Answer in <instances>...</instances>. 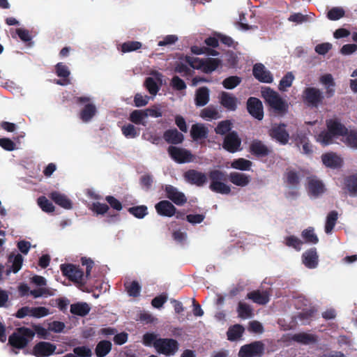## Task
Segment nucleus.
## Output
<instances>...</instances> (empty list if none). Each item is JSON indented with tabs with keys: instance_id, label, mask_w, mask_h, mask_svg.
I'll return each mask as SVG.
<instances>
[{
	"instance_id": "1",
	"label": "nucleus",
	"mask_w": 357,
	"mask_h": 357,
	"mask_svg": "<svg viewBox=\"0 0 357 357\" xmlns=\"http://www.w3.org/2000/svg\"><path fill=\"white\" fill-rule=\"evenodd\" d=\"M208 176L211 181L209 189L212 192L222 195H228L231 192L230 186L225 183L227 178L234 185L240 187L248 185L251 181L250 176L245 174L233 172L227 175L225 172L219 169L209 171Z\"/></svg>"
},
{
	"instance_id": "2",
	"label": "nucleus",
	"mask_w": 357,
	"mask_h": 357,
	"mask_svg": "<svg viewBox=\"0 0 357 357\" xmlns=\"http://www.w3.org/2000/svg\"><path fill=\"white\" fill-rule=\"evenodd\" d=\"M81 262L82 266H86L85 275L79 266L73 264H62L60 265V269L63 275L73 282L84 284L85 279H88L91 275L94 263L91 259L86 257H82Z\"/></svg>"
},
{
	"instance_id": "3",
	"label": "nucleus",
	"mask_w": 357,
	"mask_h": 357,
	"mask_svg": "<svg viewBox=\"0 0 357 357\" xmlns=\"http://www.w3.org/2000/svg\"><path fill=\"white\" fill-rule=\"evenodd\" d=\"M261 97L264 99L274 112L278 115H284L288 111V105L278 92L270 87H263L261 91Z\"/></svg>"
},
{
	"instance_id": "4",
	"label": "nucleus",
	"mask_w": 357,
	"mask_h": 357,
	"mask_svg": "<svg viewBox=\"0 0 357 357\" xmlns=\"http://www.w3.org/2000/svg\"><path fill=\"white\" fill-rule=\"evenodd\" d=\"M34 336L35 332L31 329L24 326L19 327L9 336L8 344L15 349H24L33 339Z\"/></svg>"
},
{
	"instance_id": "5",
	"label": "nucleus",
	"mask_w": 357,
	"mask_h": 357,
	"mask_svg": "<svg viewBox=\"0 0 357 357\" xmlns=\"http://www.w3.org/2000/svg\"><path fill=\"white\" fill-rule=\"evenodd\" d=\"M325 96L318 88L314 86L306 87L302 93V100L308 107L317 108L324 102Z\"/></svg>"
},
{
	"instance_id": "6",
	"label": "nucleus",
	"mask_w": 357,
	"mask_h": 357,
	"mask_svg": "<svg viewBox=\"0 0 357 357\" xmlns=\"http://www.w3.org/2000/svg\"><path fill=\"white\" fill-rule=\"evenodd\" d=\"M155 344L156 351L166 356H174L179 349L178 342L173 338L159 337Z\"/></svg>"
},
{
	"instance_id": "7",
	"label": "nucleus",
	"mask_w": 357,
	"mask_h": 357,
	"mask_svg": "<svg viewBox=\"0 0 357 357\" xmlns=\"http://www.w3.org/2000/svg\"><path fill=\"white\" fill-rule=\"evenodd\" d=\"M265 351L264 344L261 341H255L243 345L238 351V357H261Z\"/></svg>"
},
{
	"instance_id": "8",
	"label": "nucleus",
	"mask_w": 357,
	"mask_h": 357,
	"mask_svg": "<svg viewBox=\"0 0 357 357\" xmlns=\"http://www.w3.org/2000/svg\"><path fill=\"white\" fill-rule=\"evenodd\" d=\"M269 136L281 145L288 144L290 136L284 123H274L268 130Z\"/></svg>"
},
{
	"instance_id": "9",
	"label": "nucleus",
	"mask_w": 357,
	"mask_h": 357,
	"mask_svg": "<svg viewBox=\"0 0 357 357\" xmlns=\"http://www.w3.org/2000/svg\"><path fill=\"white\" fill-rule=\"evenodd\" d=\"M75 102L77 104H85L84 108L79 112V118L83 122L90 121L97 112L95 105L90 103V98L86 96L76 97Z\"/></svg>"
},
{
	"instance_id": "10",
	"label": "nucleus",
	"mask_w": 357,
	"mask_h": 357,
	"mask_svg": "<svg viewBox=\"0 0 357 357\" xmlns=\"http://www.w3.org/2000/svg\"><path fill=\"white\" fill-rule=\"evenodd\" d=\"M167 151L170 157L176 162L182 164L192 162L194 155L192 153L183 148H180L174 146H169Z\"/></svg>"
},
{
	"instance_id": "11",
	"label": "nucleus",
	"mask_w": 357,
	"mask_h": 357,
	"mask_svg": "<svg viewBox=\"0 0 357 357\" xmlns=\"http://www.w3.org/2000/svg\"><path fill=\"white\" fill-rule=\"evenodd\" d=\"M241 139L236 131L227 134L223 139L222 147L229 153H234L241 151Z\"/></svg>"
},
{
	"instance_id": "12",
	"label": "nucleus",
	"mask_w": 357,
	"mask_h": 357,
	"mask_svg": "<svg viewBox=\"0 0 357 357\" xmlns=\"http://www.w3.org/2000/svg\"><path fill=\"white\" fill-rule=\"evenodd\" d=\"M248 113L258 121L264 118V107L261 101L255 97H250L246 102Z\"/></svg>"
},
{
	"instance_id": "13",
	"label": "nucleus",
	"mask_w": 357,
	"mask_h": 357,
	"mask_svg": "<svg viewBox=\"0 0 357 357\" xmlns=\"http://www.w3.org/2000/svg\"><path fill=\"white\" fill-rule=\"evenodd\" d=\"M184 179L191 185H195L197 187L204 186L208 181L207 175L196 169H189L183 174Z\"/></svg>"
},
{
	"instance_id": "14",
	"label": "nucleus",
	"mask_w": 357,
	"mask_h": 357,
	"mask_svg": "<svg viewBox=\"0 0 357 357\" xmlns=\"http://www.w3.org/2000/svg\"><path fill=\"white\" fill-rule=\"evenodd\" d=\"M249 152L257 158L268 156L271 149L259 139H253L249 146Z\"/></svg>"
},
{
	"instance_id": "15",
	"label": "nucleus",
	"mask_w": 357,
	"mask_h": 357,
	"mask_svg": "<svg viewBox=\"0 0 357 357\" xmlns=\"http://www.w3.org/2000/svg\"><path fill=\"white\" fill-rule=\"evenodd\" d=\"M56 346L49 342H39L33 348L32 354L36 357H47L54 353Z\"/></svg>"
},
{
	"instance_id": "16",
	"label": "nucleus",
	"mask_w": 357,
	"mask_h": 357,
	"mask_svg": "<svg viewBox=\"0 0 357 357\" xmlns=\"http://www.w3.org/2000/svg\"><path fill=\"white\" fill-rule=\"evenodd\" d=\"M166 197L178 206H182L187 202L184 193L179 192L176 188L172 185H167L165 188Z\"/></svg>"
},
{
	"instance_id": "17",
	"label": "nucleus",
	"mask_w": 357,
	"mask_h": 357,
	"mask_svg": "<svg viewBox=\"0 0 357 357\" xmlns=\"http://www.w3.org/2000/svg\"><path fill=\"white\" fill-rule=\"evenodd\" d=\"M271 294V290L270 289L263 291L257 289L249 292L246 298L252 301L255 303L264 305L269 302Z\"/></svg>"
},
{
	"instance_id": "18",
	"label": "nucleus",
	"mask_w": 357,
	"mask_h": 357,
	"mask_svg": "<svg viewBox=\"0 0 357 357\" xmlns=\"http://www.w3.org/2000/svg\"><path fill=\"white\" fill-rule=\"evenodd\" d=\"M252 74L253 76L261 82L271 83L273 81L271 73L266 70L264 65L261 63L254 65Z\"/></svg>"
},
{
	"instance_id": "19",
	"label": "nucleus",
	"mask_w": 357,
	"mask_h": 357,
	"mask_svg": "<svg viewBox=\"0 0 357 357\" xmlns=\"http://www.w3.org/2000/svg\"><path fill=\"white\" fill-rule=\"evenodd\" d=\"M302 262L305 267L313 269L317 267L319 256L315 248L307 250L302 255Z\"/></svg>"
},
{
	"instance_id": "20",
	"label": "nucleus",
	"mask_w": 357,
	"mask_h": 357,
	"mask_svg": "<svg viewBox=\"0 0 357 357\" xmlns=\"http://www.w3.org/2000/svg\"><path fill=\"white\" fill-rule=\"evenodd\" d=\"M155 208L160 215L165 217H172L175 215L176 211V208L167 200L158 202L155 206Z\"/></svg>"
},
{
	"instance_id": "21",
	"label": "nucleus",
	"mask_w": 357,
	"mask_h": 357,
	"mask_svg": "<svg viewBox=\"0 0 357 357\" xmlns=\"http://www.w3.org/2000/svg\"><path fill=\"white\" fill-rule=\"evenodd\" d=\"M49 197L59 206L69 210L73 208L71 200L64 194L58 191H53L49 194Z\"/></svg>"
},
{
	"instance_id": "22",
	"label": "nucleus",
	"mask_w": 357,
	"mask_h": 357,
	"mask_svg": "<svg viewBox=\"0 0 357 357\" xmlns=\"http://www.w3.org/2000/svg\"><path fill=\"white\" fill-rule=\"evenodd\" d=\"M220 102L227 110L235 111L237 108L238 99L233 94L222 91L220 95Z\"/></svg>"
},
{
	"instance_id": "23",
	"label": "nucleus",
	"mask_w": 357,
	"mask_h": 357,
	"mask_svg": "<svg viewBox=\"0 0 357 357\" xmlns=\"http://www.w3.org/2000/svg\"><path fill=\"white\" fill-rule=\"evenodd\" d=\"M326 126L334 136H344L347 133V128L337 119L328 120Z\"/></svg>"
},
{
	"instance_id": "24",
	"label": "nucleus",
	"mask_w": 357,
	"mask_h": 357,
	"mask_svg": "<svg viewBox=\"0 0 357 357\" xmlns=\"http://www.w3.org/2000/svg\"><path fill=\"white\" fill-rule=\"evenodd\" d=\"M164 139L169 144H178L184 140L183 135L178 132L177 129H169L164 132Z\"/></svg>"
},
{
	"instance_id": "25",
	"label": "nucleus",
	"mask_w": 357,
	"mask_h": 357,
	"mask_svg": "<svg viewBox=\"0 0 357 357\" xmlns=\"http://www.w3.org/2000/svg\"><path fill=\"white\" fill-rule=\"evenodd\" d=\"M321 160L325 166L333 169L340 167L342 163V159L333 153L323 154Z\"/></svg>"
},
{
	"instance_id": "26",
	"label": "nucleus",
	"mask_w": 357,
	"mask_h": 357,
	"mask_svg": "<svg viewBox=\"0 0 357 357\" xmlns=\"http://www.w3.org/2000/svg\"><path fill=\"white\" fill-rule=\"evenodd\" d=\"M321 84L326 86L325 95L327 98L333 97L335 94V83L331 74H326L320 77Z\"/></svg>"
},
{
	"instance_id": "27",
	"label": "nucleus",
	"mask_w": 357,
	"mask_h": 357,
	"mask_svg": "<svg viewBox=\"0 0 357 357\" xmlns=\"http://www.w3.org/2000/svg\"><path fill=\"white\" fill-rule=\"evenodd\" d=\"M308 191L310 195L318 197L324 192L325 186L321 181L312 178L308 181Z\"/></svg>"
},
{
	"instance_id": "28",
	"label": "nucleus",
	"mask_w": 357,
	"mask_h": 357,
	"mask_svg": "<svg viewBox=\"0 0 357 357\" xmlns=\"http://www.w3.org/2000/svg\"><path fill=\"white\" fill-rule=\"evenodd\" d=\"M208 130L203 124L195 123L192 126L190 130V136L194 141L206 139L208 136Z\"/></svg>"
},
{
	"instance_id": "29",
	"label": "nucleus",
	"mask_w": 357,
	"mask_h": 357,
	"mask_svg": "<svg viewBox=\"0 0 357 357\" xmlns=\"http://www.w3.org/2000/svg\"><path fill=\"white\" fill-rule=\"evenodd\" d=\"M209 101V89L206 86L199 88L196 91L195 102L197 107L205 106Z\"/></svg>"
},
{
	"instance_id": "30",
	"label": "nucleus",
	"mask_w": 357,
	"mask_h": 357,
	"mask_svg": "<svg viewBox=\"0 0 357 357\" xmlns=\"http://www.w3.org/2000/svg\"><path fill=\"white\" fill-rule=\"evenodd\" d=\"M292 340L303 344H310L316 343L318 340L317 336L307 333H298L292 336Z\"/></svg>"
},
{
	"instance_id": "31",
	"label": "nucleus",
	"mask_w": 357,
	"mask_h": 357,
	"mask_svg": "<svg viewBox=\"0 0 357 357\" xmlns=\"http://www.w3.org/2000/svg\"><path fill=\"white\" fill-rule=\"evenodd\" d=\"M245 331L244 327L238 324L231 326L227 331V340L231 342L239 340Z\"/></svg>"
},
{
	"instance_id": "32",
	"label": "nucleus",
	"mask_w": 357,
	"mask_h": 357,
	"mask_svg": "<svg viewBox=\"0 0 357 357\" xmlns=\"http://www.w3.org/2000/svg\"><path fill=\"white\" fill-rule=\"evenodd\" d=\"M147 118V114L144 109L133 110L129 116V120L136 125L146 126L147 122L144 120Z\"/></svg>"
},
{
	"instance_id": "33",
	"label": "nucleus",
	"mask_w": 357,
	"mask_h": 357,
	"mask_svg": "<svg viewBox=\"0 0 357 357\" xmlns=\"http://www.w3.org/2000/svg\"><path fill=\"white\" fill-rule=\"evenodd\" d=\"M90 306L86 303H76L70 305V312L73 314L84 317L89 313Z\"/></svg>"
},
{
	"instance_id": "34",
	"label": "nucleus",
	"mask_w": 357,
	"mask_h": 357,
	"mask_svg": "<svg viewBox=\"0 0 357 357\" xmlns=\"http://www.w3.org/2000/svg\"><path fill=\"white\" fill-rule=\"evenodd\" d=\"M112 344L108 340L100 341L96 347L95 352L97 357H105L112 349Z\"/></svg>"
},
{
	"instance_id": "35",
	"label": "nucleus",
	"mask_w": 357,
	"mask_h": 357,
	"mask_svg": "<svg viewBox=\"0 0 357 357\" xmlns=\"http://www.w3.org/2000/svg\"><path fill=\"white\" fill-rule=\"evenodd\" d=\"M345 188L351 196L357 195V175H351L344 179Z\"/></svg>"
},
{
	"instance_id": "36",
	"label": "nucleus",
	"mask_w": 357,
	"mask_h": 357,
	"mask_svg": "<svg viewBox=\"0 0 357 357\" xmlns=\"http://www.w3.org/2000/svg\"><path fill=\"white\" fill-rule=\"evenodd\" d=\"M286 183L292 188H297L300 184V176L297 172L293 169H287L285 172Z\"/></svg>"
},
{
	"instance_id": "37",
	"label": "nucleus",
	"mask_w": 357,
	"mask_h": 357,
	"mask_svg": "<svg viewBox=\"0 0 357 357\" xmlns=\"http://www.w3.org/2000/svg\"><path fill=\"white\" fill-rule=\"evenodd\" d=\"M124 287L130 296L137 297L139 296L142 287L137 281L126 282Z\"/></svg>"
},
{
	"instance_id": "38",
	"label": "nucleus",
	"mask_w": 357,
	"mask_h": 357,
	"mask_svg": "<svg viewBox=\"0 0 357 357\" xmlns=\"http://www.w3.org/2000/svg\"><path fill=\"white\" fill-rule=\"evenodd\" d=\"M220 65L218 59L208 58L202 63V69L205 73H211L215 70Z\"/></svg>"
},
{
	"instance_id": "39",
	"label": "nucleus",
	"mask_w": 357,
	"mask_h": 357,
	"mask_svg": "<svg viewBox=\"0 0 357 357\" xmlns=\"http://www.w3.org/2000/svg\"><path fill=\"white\" fill-rule=\"evenodd\" d=\"M121 132L126 138H135L139 135L140 129L136 128L133 124L128 123L121 128Z\"/></svg>"
},
{
	"instance_id": "40",
	"label": "nucleus",
	"mask_w": 357,
	"mask_h": 357,
	"mask_svg": "<svg viewBox=\"0 0 357 357\" xmlns=\"http://www.w3.org/2000/svg\"><path fill=\"white\" fill-rule=\"evenodd\" d=\"M252 165V162L250 160L240 158L234 160L231 164V166L232 168L236 169L248 171L250 169Z\"/></svg>"
},
{
	"instance_id": "41",
	"label": "nucleus",
	"mask_w": 357,
	"mask_h": 357,
	"mask_svg": "<svg viewBox=\"0 0 357 357\" xmlns=\"http://www.w3.org/2000/svg\"><path fill=\"white\" fill-rule=\"evenodd\" d=\"M337 215L336 211H332L328 214L325 224V232L326 234H331L333 230L337 220Z\"/></svg>"
},
{
	"instance_id": "42",
	"label": "nucleus",
	"mask_w": 357,
	"mask_h": 357,
	"mask_svg": "<svg viewBox=\"0 0 357 357\" xmlns=\"http://www.w3.org/2000/svg\"><path fill=\"white\" fill-rule=\"evenodd\" d=\"M232 123L230 120H224L219 122L215 128V132L218 135H226L231 132Z\"/></svg>"
},
{
	"instance_id": "43",
	"label": "nucleus",
	"mask_w": 357,
	"mask_h": 357,
	"mask_svg": "<svg viewBox=\"0 0 357 357\" xmlns=\"http://www.w3.org/2000/svg\"><path fill=\"white\" fill-rule=\"evenodd\" d=\"M284 244L286 246L292 248L296 251H300L303 242L296 236L291 235L284 238Z\"/></svg>"
},
{
	"instance_id": "44",
	"label": "nucleus",
	"mask_w": 357,
	"mask_h": 357,
	"mask_svg": "<svg viewBox=\"0 0 357 357\" xmlns=\"http://www.w3.org/2000/svg\"><path fill=\"white\" fill-rule=\"evenodd\" d=\"M301 236L307 243L317 244L319 242V238L312 227L304 229L301 233Z\"/></svg>"
},
{
	"instance_id": "45",
	"label": "nucleus",
	"mask_w": 357,
	"mask_h": 357,
	"mask_svg": "<svg viewBox=\"0 0 357 357\" xmlns=\"http://www.w3.org/2000/svg\"><path fill=\"white\" fill-rule=\"evenodd\" d=\"M237 312L238 317L242 319L251 317L253 315L252 307L247 303L239 302Z\"/></svg>"
},
{
	"instance_id": "46",
	"label": "nucleus",
	"mask_w": 357,
	"mask_h": 357,
	"mask_svg": "<svg viewBox=\"0 0 357 357\" xmlns=\"http://www.w3.org/2000/svg\"><path fill=\"white\" fill-rule=\"evenodd\" d=\"M37 203L40 208L46 213H52L55 210L53 204L45 196L39 197Z\"/></svg>"
},
{
	"instance_id": "47",
	"label": "nucleus",
	"mask_w": 357,
	"mask_h": 357,
	"mask_svg": "<svg viewBox=\"0 0 357 357\" xmlns=\"http://www.w3.org/2000/svg\"><path fill=\"white\" fill-rule=\"evenodd\" d=\"M313 15H314L312 13H310V15H303L301 13H294L289 17L288 20L297 24H302L312 20Z\"/></svg>"
},
{
	"instance_id": "48",
	"label": "nucleus",
	"mask_w": 357,
	"mask_h": 357,
	"mask_svg": "<svg viewBox=\"0 0 357 357\" xmlns=\"http://www.w3.org/2000/svg\"><path fill=\"white\" fill-rule=\"evenodd\" d=\"M241 80L238 76H229L222 81V86L227 89H233L241 84Z\"/></svg>"
},
{
	"instance_id": "49",
	"label": "nucleus",
	"mask_w": 357,
	"mask_h": 357,
	"mask_svg": "<svg viewBox=\"0 0 357 357\" xmlns=\"http://www.w3.org/2000/svg\"><path fill=\"white\" fill-rule=\"evenodd\" d=\"M294 79V75L291 72L287 73L281 79L279 83V89L280 91H286V89L292 85Z\"/></svg>"
},
{
	"instance_id": "50",
	"label": "nucleus",
	"mask_w": 357,
	"mask_h": 357,
	"mask_svg": "<svg viewBox=\"0 0 357 357\" xmlns=\"http://www.w3.org/2000/svg\"><path fill=\"white\" fill-rule=\"evenodd\" d=\"M345 15L344 10L341 7H333L327 13V17L332 21L338 20Z\"/></svg>"
},
{
	"instance_id": "51",
	"label": "nucleus",
	"mask_w": 357,
	"mask_h": 357,
	"mask_svg": "<svg viewBox=\"0 0 357 357\" xmlns=\"http://www.w3.org/2000/svg\"><path fill=\"white\" fill-rule=\"evenodd\" d=\"M333 137L335 136L328 130H324L318 135L317 141L326 146L332 143Z\"/></svg>"
},
{
	"instance_id": "52",
	"label": "nucleus",
	"mask_w": 357,
	"mask_h": 357,
	"mask_svg": "<svg viewBox=\"0 0 357 357\" xmlns=\"http://www.w3.org/2000/svg\"><path fill=\"white\" fill-rule=\"evenodd\" d=\"M128 212L137 218H143L147 213V207L144 205L130 207Z\"/></svg>"
},
{
	"instance_id": "53",
	"label": "nucleus",
	"mask_w": 357,
	"mask_h": 357,
	"mask_svg": "<svg viewBox=\"0 0 357 357\" xmlns=\"http://www.w3.org/2000/svg\"><path fill=\"white\" fill-rule=\"evenodd\" d=\"M144 86L151 95H156L160 88L153 77H148L144 81Z\"/></svg>"
},
{
	"instance_id": "54",
	"label": "nucleus",
	"mask_w": 357,
	"mask_h": 357,
	"mask_svg": "<svg viewBox=\"0 0 357 357\" xmlns=\"http://www.w3.org/2000/svg\"><path fill=\"white\" fill-rule=\"evenodd\" d=\"M344 137H345V143L349 146L357 149V131L347 130V133Z\"/></svg>"
},
{
	"instance_id": "55",
	"label": "nucleus",
	"mask_w": 357,
	"mask_h": 357,
	"mask_svg": "<svg viewBox=\"0 0 357 357\" xmlns=\"http://www.w3.org/2000/svg\"><path fill=\"white\" fill-rule=\"evenodd\" d=\"M158 340V335L154 333H146L142 336V343L146 347L153 346L155 348Z\"/></svg>"
},
{
	"instance_id": "56",
	"label": "nucleus",
	"mask_w": 357,
	"mask_h": 357,
	"mask_svg": "<svg viewBox=\"0 0 357 357\" xmlns=\"http://www.w3.org/2000/svg\"><path fill=\"white\" fill-rule=\"evenodd\" d=\"M142 47V43L138 41H128L122 44L121 51L123 52H129L135 51Z\"/></svg>"
},
{
	"instance_id": "57",
	"label": "nucleus",
	"mask_w": 357,
	"mask_h": 357,
	"mask_svg": "<svg viewBox=\"0 0 357 357\" xmlns=\"http://www.w3.org/2000/svg\"><path fill=\"white\" fill-rule=\"evenodd\" d=\"M174 70L182 76H191L192 75V70L187 65L181 62L176 63Z\"/></svg>"
},
{
	"instance_id": "58",
	"label": "nucleus",
	"mask_w": 357,
	"mask_h": 357,
	"mask_svg": "<svg viewBox=\"0 0 357 357\" xmlns=\"http://www.w3.org/2000/svg\"><path fill=\"white\" fill-rule=\"evenodd\" d=\"M49 310L45 307H31L30 317L41 318L48 315Z\"/></svg>"
},
{
	"instance_id": "59",
	"label": "nucleus",
	"mask_w": 357,
	"mask_h": 357,
	"mask_svg": "<svg viewBox=\"0 0 357 357\" xmlns=\"http://www.w3.org/2000/svg\"><path fill=\"white\" fill-rule=\"evenodd\" d=\"M55 70L58 77L65 78L66 79L69 77L70 73L68 66L63 63H58L55 66Z\"/></svg>"
},
{
	"instance_id": "60",
	"label": "nucleus",
	"mask_w": 357,
	"mask_h": 357,
	"mask_svg": "<svg viewBox=\"0 0 357 357\" xmlns=\"http://www.w3.org/2000/svg\"><path fill=\"white\" fill-rule=\"evenodd\" d=\"M170 85L176 91H183L185 90L187 87L185 82L177 75H174L172 78Z\"/></svg>"
},
{
	"instance_id": "61",
	"label": "nucleus",
	"mask_w": 357,
	"mask_h": 357,
	"mask_svg": "<svg viewBox=\"0 0 357 357\" xmlns=\"http://www.w3.org/2000/svg\"><path fill=\"white\" fill-rule=\"evenodd\" d=\"M73 352L76 357H91L92 355L91 349L85 346L75 347Z\"/></svg>"
},
{
	"instance_id": "62",
	"label": "nucleus",
	"mask_w": 357,
	"mask_h": 357,
	"mask_svg": "<svg viewBox=\"0 0 357 357\" xmlns=\"http://www.w3.org/2000/svg\"><path fill=\"white\" fill-rule=\"evenodd\" d=\"M91 209L98 215H104L107 213L109 208L106 204L94 202L92 204Z\"/></svg>"
},
{
	"instance_id": "63",
	"label": "nucleus",
	"mask_w": 357,
	"mask_h": 357,
	"mask_svg": "<svg viewBox=\"0 0 357 357\" xmlns=\"http://www.w3.org/2000/svg\"><path fill=\"white\" fill-rule=\"evenodd\" d=\"M200 116L203 119H213L218 117V112L215 108L208 107L202 110Z\"/></svg>"
},
{
	"instance_id": "64",
	"label": "nucleus",
	"mask_w": 357,
	"mask_h": 357,
	"mask_svg": "<svg viewBox=\"0 0 357 357\" xmlns=\"http://www.w3.org/2000/svg\"><path fill=\"white\" fill-rule=\"evenodd\" d=\"M144 110L147 114V117L151 116L154 118H158L162 116V112L161 111V107L160 105H154L151 107L145 109Z\"/></svg>"
}]
</instances>
